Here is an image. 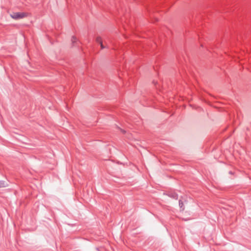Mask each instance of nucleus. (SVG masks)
<instances>
[{"instance_id":"f03ea898","label":"nucleus","mask_w":251,"mask_h":251,"mask_svg":"<svg viewBox=\"0 0 251 251\" xmlns=\"http://www.w3.org/2000/svg\"><path fill=\"white\" fill-rule=\"evenodd\" d=\"M96 40L97 42L99 43L100 44L101 49H103L105 48L102 44V39L100 37H97L96 38Z\"/></svg>"},{"instance_id":"423d86ee","label":"nucleus","mask_w":251,"mask_h":251,"mask_svg":"<svg viewBox=\"0 0 251 251\" xmlns=\"http://www.w3.org/2000/svg\"><path fill=\"white\" fill-rule=\"evenodd\" d=\"M123 133H125V131L124 130H122Z\"/></svg>"},{"instance_id":"39448f33","label":"nucleus","mask_w":251,"mask_h":251,"mask_svg":"<svg viewBox=\"0 0 251 251\" xmlns=\"http://www.w3.org/2000/svg\"><path fill=\"white\" fill-rule=\"evenodd\" d=\"M179 205L180 207H182V206H183V203L182 201H179Z\"/></svg>"},{"instance_id":"f257e3e1","label":"nucleus","mask_w":251,"mask_h":251,"mask_svg":"<svg viewBox=\"0 0 251 251\" xmlns=\"http://www.w3.org/2000/svg\"><path fill=\"white\" fill-rule=\"evenodd\" d=\"M27 16L28 13L26 12H13L10 14L11 17L15 20L22 19Z\"/></svg>"},{"instance_id":"7ed1b4c3","label":"nucleus","mask_w":251,"mask_h":251,"mask_svg":"<svg viewBox=\"0 0 251 251\" xmlns=\"http://www.w3.org/2000/svg\"><path fill=\"white\" fill-rule=\"evenodd\" d=\"M8 186L6 181L4 180H0V188L5 187Z\"/></svg>"},{"instance_id":"20e7f679","label":"nucleus","mask_w":251,"mask_h":251,"mask_svg":"<svg viewBox=\"0 0 251 251\" xmlns=\"http://www.w3.org/2000/svg\"><path fill=\"white\" fill-rule=\"evenodd\" d=\"M72 46H75V44L76 43L77 39L75 36H73L71 39Z\"/></svg>"}]
</instances>
